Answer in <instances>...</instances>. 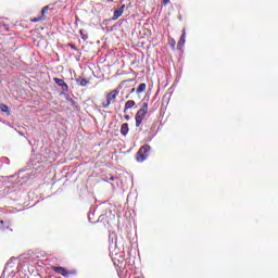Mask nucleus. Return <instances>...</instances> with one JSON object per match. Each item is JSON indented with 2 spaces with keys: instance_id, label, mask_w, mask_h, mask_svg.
Listing matches in <instances>:
<instances>
[{
  "instance_id": "nucleus-1",
  "label": "nucleus",
  "mask_w": 278,
  "mask_h": 278,
  "mask_svg": "<svg viewBox=\"0 0 278 278\" xmlns=\"http://www.w3.org/2000/svg\"><path fill=\"white\" fill-rule=\"evenodd\" d=\"M129 81H132V79H130V80H123L121 85H118L111 92L106 93L105 101L102 102L101 108L103 110H109L110 105L116 102V99H117L121 90L123 89V86L125 84L129 83Z\"/></svg>"
},
{
  "instance_id": "nucleus-2",
  "label": "nucleus",
  "mask_w": 278,
  "mask_h": 278,
  "mask_svg": "<svg viewBox=\"0 0 278 278\" xmlns=\"http://www.w3.org/2000/svg\"><path fill=\"white\" fill-rule=\"evenodd\" d=\"M148 113H149V103L144 102L142 104L141 109H139L135 115V121H136L135 126L136 127L141 126L142 121L147 117Z\"/></svg>"
},
{
  "instance_id": "nucleus-3",
  "label": "nucleus",
  "mask_w": 278,
  "mask_h": 278,
  "mask_svg": "<svg viewBox=\"0 0 278 278\" xmlns=\"http://www.w3.org/2000/svg\"><path fill=\"white\" fill-rule=\"evenodd\" d=\"M150 151L151 147L149 144H144L143 147H141V149H139L136 153V161L138 163H143L144 161H147L150 155Z\"/></svg>"
},
{
  "instance_id": "nucleus-4",
  "label": "nucleus",
  "mask_w": 278,
  "mask_h": 278,
  "mask_svg": "<svg viewBox=\"0 0 278 278\" xmlns=\"http://www.w3.org/2000/svg\"><path fill=\"white\" fill-rule=\"evenodd\" d=\"M51 269L56 274V275H62L63 277L67 278L72 275H76L77 271L76 270H67L63 267H56V266H52Z\"/></svg>"
},
{
  "instance_id": "nucleus-5",
  "label": "nucleus",
  "mask_w": 278,
  "mask_h": 278,
  "mask_svg": "<svg viewBox=\"0 0 278 278\" xmlns=\"http://www.w3.org/2000/svg\"><path fill=\"white\" fill-rule=\"evenodd\" d=\"M53 81L59 85L61 87V89L64 91V92H67L68 91V85L66 84L65 80H63L62 78H59V77H54L53 78Z\"/></svg>"
},
{
  "instance_id": "nucleus-6",
  "label": "nucleus",
  "mask_w": 278,
  "mask_h": 278,
  "mask_svg": "<svg viewBox=\"0 0 278 278\" xmlns=\"http://www.w3.org/2000/svg\"><path fill=\"white\" fill-rule=\"evenodd\" d=\"M48 10H49L48 5L43 7L42 10H41V15L33 18L31 22L33 23H38V22L45 21L46 20V14L48 13Z\"/></svg>"
},
{
  "instance_id": "nucleus-7",
  "label": "nucleus",
  "mask_w": 278,
  "mask_h": 278,
  "mask_svg": "<svg viewBox=\"0 0 278 278\" xmlns=\"http://www.w3.org/2000/svg\"><path fill=\"white\" fill-rule=\"evenodd\" d=\"M124 9H125V4H123L117 10H115L112 20L117 21L118 18H121L124 13Z\"/></svg>"
},
{
  "instance_id": "nucleus-8",
  "label": "nucleus",
  "mask_w": 278,
  "mask_h": 278,
  "mask_svg": "<svg viewBox=\"0 0 278 278\" xmlns=\"http://www.w3.org/2000/svg\"><path fill=\"white\" fill-rule=\"evenodd\" d=\"M119 134H122L124 137H127L129 134V124L124 123L122 127L119 128Z\"/></svg>"
},
{
  "instance_id": "nucleus-9",
  "label": "nucleus",
  "mask_w": 278,
  "mask_h": 278,
  "mask_svg": "<svg viewBox=\"0 0 278 278\" xmlns=\"http://www.w3.org/2000/svg\"><path fill=\"white\" fill-rule=\"evenodd\" d=\"M136 105L135 101L134 100H128L126 103H125V106H124V114H127L128 110H132V108Z\"/></svg>"
},
{
  "instance_id": "nucleus-10",
  "label": "nucleus",
  "mask_w": 278,
  "mask_h": 278,
  "mask_svg": "<svg viewBox=\"0 0 278 278\" xmlns=\"http://www.w3.org/2000/svg\"><path fill=\"white\" fill-rule=\"evenodd\" d=\"M185 42H186V30L184 29L182 35L180 36V38L178 40L177 47L178 48L184 47Z\"/></svg>"
},
{
  "instance_id": "nucleus-11",
  "label": "nucleus",
  "mask_w": 278,
  "mask_h": 278,
  "mask_svg": "<svg viewBox=\"0 0 278 278\" xmlns=\"http://www.w3.org/2000/svg\"><path fill=\"white\" fill-rule=\"evenodd\" d=\"M77 86L86 87L89 84V80L86 78H76Z\"/></svg>"
},
{
  "instance_id": "nucleus-12",
  "label": "nucleus",
  "mask_w": 278,
  "mask_h": 278,
  "mask_svg": "<svg viewBox=\"0 0 278 278\" xmlns=\"http://www.w3.org/2000/svg\"><path fill=\"white\" fill-rule=\"evenodd\" d=\"M147 88H148V85L147 84H141V85H138L137 89H136V93L137 94H140L142 92H146L147 91Z\"/></svg>"
},
{
  "instance_id": "nucleus-13",
  "label": "nucleus",
  "mask_w": 278,
  "mask_h": 278,
  "mask_svg": "<svg viewBox=\"0 0 278 278\" xmlns=\"http://www.w3.org/2000/svg\"><path fill=\"white\" fill-rule=\"evenodd\" d=\"M0 110L5 114H10V110L7 104H0Z\"/></svg>"
},
{
  "instance_id": "nucleus-14",
  "label": "nucleus",
  "mask_w": 278,
  "mask_h": 278,
  "mask_svg": "<svg viewBox=\"0 0 278 278\" xmlns=\"http://www.w3.org/2000/svg\"><path fill=\"white\" fill-rule=\"evenodd\" d=\"M80 36H81V39H83V40H88V38H89L87 30H83V29H81V30H80Z\"/></svg>"
},
{
  "instance_id": "nucleus-15",
  "label": "nucleus",
  "mask_w": 278,
  "mask_h": 278,
  "mask_svg": "<svg viewBox=\"0 0 278 278\" xmlns=\"http://www.w3.org/2000/svg\"><path fill=\"white\" fill-rule=\"evenodd\" d=\"M169 2H170V0H163V3H164L165 7H166Z\"/></svg>"
},
{
  "instance_id": "nucleus-16",
  "label": "nucleus",
  "mask_w": 278,
  "mask_h": 278,
  "mask_svg": "<svg viewBox=\"0 0 278 278\" xmlns=\"http://www.w3.org/2000/svg\"><path fill=\"white\" fill-rule=\"evenodd\" d=\"M125 119H126V121H129V119H130V116H129V115H125Z\"/></svg>"
},
{
  "instance_id": "nucleus-17",
  "label": "nucleus",
  "mask_w": 278,
  "mask_h": 278,
  "mask_svg": "<svg viewBox=\"0 0 278 278\" xmlns=\"http://www.w3.org/2000/svg\"><path fill=\"white\" fill-rule=\"evenodd\" d=\"M71 48H72V49H74V50H76V47H75V46H73V45L71 46Z\"/></svg>"
},
{
  "instance_id": "nucleus-18",
  "label": "nucleus",
  "mask_w": 278,
  "mask_h": 278,
  "mask_svg": "<svg viewBox=\"0 0 278 278\" xmlns=\"http://www.w3.org/2000/svg\"><path fill=\"white\" fill-rule=\"evenodd\" d=\"M135 92V88L131 89L130 93H134Z\"/></svg>"
},
{
  "instance_id": "nucleus-19",
  "label": "nucleus",
  "mask_w": 278,
  "mask_h": 278,
  "mask_svg": "<svg viewBox=\"0 0 278 278\" xmlns=\"http://www.w3.org/2000/svg\"><path fill=\"white\" fill-rule=\"evenodd\" d=\"M114 180V178L113 177H111V181H113Z\"/></svg>"
},
{
  "instance_id": "nucleus-20",
  "label": "nucleus",
  "mask_w": 278,
  "mask_h": 278,
  "mask_svg": "<svg viewBox=\"0 0 278 278\" xmlns=\"http://www.w3.org/2000/svg\"><path fill=\"white\" fill-rule=\"evenodd\" d=\"M126 99H129V96H126Z\"/></svg>"
}]
</instances>
